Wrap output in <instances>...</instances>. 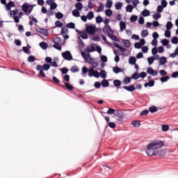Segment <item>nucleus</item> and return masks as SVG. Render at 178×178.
Instances as JSON below:
<instances>
[{"label":"nucleus","instance_id":"63","mask_svg":"<svg viewBox=\"0 0 178 178\" xmlns=\"http://www.w3.org/2000/svg\"><path fill=\"white\" fill-rule=\"evenodd\" d=\"M171 77H172V79H178V71L173 72Z\"/></svg>","mask_w":178,"mask_h":178},{"label":"nucleus","instance_id":"27","mask_svg":"<svg viewBox=\"0 0 178 178\" xmlns=\"http://www.w3.org/2000/svg\"><path fill=\"white\" fill-rule=\"evenodd\" d=\"M112 5H113V1H112V0H107L106 8L111 9V8H112Z\"/></svg>","mask_w":178,"mask_h":178},{"label":"nucleus","instance_id":"16","mask_svg":"<svg viewBox=\"0 0 178 178\" xmlns=\"http://www.w3.org/2000/svg\"><path fill=\"white\" fill-rule=\"evenodd\" d=\"M136 61H137V60L136 59V57H134V56H131L129 58V65H136Z\"/></svg>","mask_w":178,"mask_h":178},{"label":"nucleus","instance_id":"14","mask_svg":"<svg viewBox=\"0 0 178 178\" xmlns=\"http://www.w3.org/2000/svg\"><path fill=\"white\" fill-rule=\"evenodd\" d=\"M113 72L115 73V74H118V73H123V70H122V68L119 67H114L113 68Z\"/></svg>","mask_w":178,"mask_h":178},{"label":"nucleus","instance_id":"40","mask_svg":"<svg viewBox=\"0 0 178 178\" xmlns=\"http://www.w3.org/2000/svg\"><path fill=\"white\" fill-rule=\"evenodd\" d=\"M131 124L134 127H138L139 126H141L140 121H133Z\"/></svg>","mask_w":178,"mask_h":178},{"label":"nucleus","instance_id":"61","mask_svg":"<svg viewBox=\"0 0 178 178\" xmlns=\"http://www.w3.org/2000/svg\"><path fill=\"white\" fill-rule=\"evenodd\" d=\"M138 17L137 15H132L130 18L131 22H137Z\"/></svg>","mask_w":178,"mask_h":178},{"label":"nucleus","instance_id":"51","mask_svg":"<svg viewBox=\"0 0 178 178\" xmlns=\"http://www.w3.org/2000/svg\"><path fill=\"white\" fill-rule=\"evenodd\" d=\"M131 81V79L129 76H127L124 79V84H129Z\"/></svg>","mask_w":178,"mask_h":178},{"label":"nucleus","instance_id":"19","mask_svg":"<svg viewBox=\"0 0 178 178\" xmlns=\"http://www.w3.org/2000/svg\"><path fill=\"white\" fill-rule=\"evenodd\" d=\"M115 7L117 10H120V9H122V8H123V3L118 1L115 3Z\"/></svg>","mask_w":178,"mask_h":178},{"label":"nucleus","instance_id":"53","mask_svg":"<svg viewBox=\"0 0 178 178\" xmlns=\"http://www.w3.org/2000/svg\"><path fill=\"white\" fill-rule=\"evenodd\" d=\"M115 108H108V110L107 111V114L108 115H113V113L115 114Z\"/></svg>","mask_w":178,"mask_h":178},{"label":"nucleus","instance_id":"23","mask_svg":"<svg viewBox=\"0 0 178 178\" xmlns=\"http://www.w3.org/2000/svg\"><path fill=\"white\" fill-rule=\"evenodd\" d=\"M114 47H115V48H118V49H120V51H122V52H124L126 51V49H124V47H122V46H120V44L114 42L113 44Z\"/></svg>","mask_w":178,"mask_h":178},{"label":"nucleus","instance_id":"59","mask_svg":"<svg viewBox=\"0 0 178 178\" xmlns=\"http://www.w3.org/2000/svg\"><path fill=\"white\" fill-rule=\"evenodd\" d=\"M101 60H102V62H103L104 63H105L108 62V57H107L106 56L102 55V56H101Z\"/></svg>","mask_w":178,"mask_h":178},{"label":"nucleus","instance_id":"4","mask_svg":"<svg viewBox=\"0 0 178 178\" xmlns=\"http://www.w3.org/2000/svg\"><path fill=\"white\" fill-rule=\"evenodd\" d=\"M86 31L88 34H95V26H87L86 28Z\"/></svg>","mask_w":178,"mask_h":178},{"label":"nucleus","instance_id":"10","mask_svg":"<svg viewBox=\"0 0 178 178\" xmlns=\"http://www.w3.org/2000/svg\"><path fill=\"white\" fill-rule=\"evenodd\" d=\"M6 10H10L12 8H15V2L9 1L7 4H6Z\"/></svg>","mask_w":178,"mask_h":178},{"label":"nucleus","instance_id":"5","mask_svg":"<svg viewBox=\"0 0 178 178\" xmlns=\"http://www.w3.org/2000/svg\"><path fill=\"white\" fill-rule=\"evenodd\" d=\"M111 31H112V28H111V26L109 25L108 26H105L103 28V33H104V34H106L107 37L111 35Z\"/></svg>","mask_w":178,"mask_h":178},{"label":"nucleus","instance_id":"8","mask_svg":"<svg viewBox=\"0 0 178 178\" xmlns=\"http://www.w3.org/2000/svg\"><path fill=\"white\" fill-rule=\"evenodd\" d=\"M22 49L24 54H27V55H30L31 54V52H30V49H31V46L29 44H27V47H23Z\"/></svg>","mask_w":178,"mask_h":178},{"label":"nucleus","instance_id":"64","mask_svg":"<svg viewBox=\"0 0 178 178\" xmlns=\"http://www.w3.org/2000/svg\"><path fill=\"white\" fill-rule=\"evenodd\" d=\"M103 10H104V4H100V6L97 10V12L99 13V12H102Z\"/></svg>","mask_w":178,"mask_h":178},{"label":"nucleus","instance_id":"11","mask_svg":"<svg viewBox=\"0 0 178 178\" xmlns=\"http://www.w3.org/2000/svg\"><path fill=\"white\" fill-rule=\"evenodd\" d=\"M113 84L116 87L117 90H119L120 86H122V81H120V80L115 79L113 81Z\"/></svg>","mask_w":178,"mask_h":178},{"label":"nucleus","instance_id":"50","mask_svg":"<svg viewBox=\"0 0 178 178\" xmlns=\"http://www.w3.org/2000/svg\"><path fill=\"white\" fill-rule=\"evenodd\" d=\"M43 70L47 71L49 70V69L51 68V65L48 63L44 64L43 66Z\"/></svg>","mask_w":178,"mask_h":178},{"label":"nucleus","instance_id":"56","mask_svg":"<svg viewBox=\"0 0 178 178\" xmlns=\"http://www.w3.org/2000/svg\"><path fill=\"white\" fill-rule=\"evenodd\" d=\"M60 72H61V73H63V74H66L67 73V72H69V69H67V67H63L62 69H60Z\"/></svg>","mask_w":178,"mask_h":178},{"label":"nucleus","instance_id":"52","mask_svg":"<svg viewBox=\"0 0 178 178\" xmlns=\"http://www.w3.org/2000/svg\"><path fill=\"white\" fill-rule=\"evenodd\" d=\"M102 22H104V19H102V17L98 16L96 17V23L99 24L102 23Z\"/></svg>","mask_w":178,"mask_h":178},{"label":"nucleus","instance_id":"29","mask_svg":"<svg viewBox=\"0 0 178 178\" xmlns=\"http://www.w3.org/2000/svg\"><path fill=\"white\" fill-rule=\"evenodd\" d=\"M134 8V7L133 6H131V4H129L126 7V10H127V12H129V13H131V12H133Z\"/></svg>","mask_w":178,"mask_h":178},{"label":"nucleus","instance_id":"12","mask_svg":"<svg viewBox=\"0 0 178 178\" xmlns=\"http://www.w3.org/2000/svg\"><path fill=\"white\" fill-rule=\"evenodd\" d=\"M122 42L125 48H130L131 47V43H130V40H123Z\"/></svg>","mask_w":178,"mask_h":178},{"label":"nucleus","instance_id":"36","mask_svg":"<svg viewBox=\"0 0 178 178\" xmlns=\"http://www.w3.org/2000/svg\"><path fill=\"white\" fill-rule=\"evenodd\" d=\"M63 24L60 21H56L55 22V26L53 27V29H55L56 27H63Z\"/></svg>","mask_w":178,"mask_h":178},{"label":"nucleus","instance_id":"24","mask_svg":"<svg viewBox=\"0 0 178 178\" xmlns=\"http://www.w3.org/2000/svg\"><path fill=\"white\" fill-rule=\"evenodd\" d=\"M75 8L76 10H81L83 9V3L78 2L75 4Z\"/></svg>","mask_w":178,"mask_h":178},{"label":"nucleus","instance_id":"26","mask_svg":"<svg viewBox=\"0 0 178 178\" xmlns=\"http://www.w3.org/2000/svg\"><path fill=\"white\" fill-rule=\"evenodd\" d=\"M142 15L143 16H144V17H147L149 16V15H151V13L149 12V10L145 9L142 12Z\"/></svg>","mask_w":178,"mask_h":178},{"label":"nucleus","instance_id":"1","mask_svg":"<svg viewBox=\"0 0 178 178\" xmlns=\"http://www.w3.org/2000/svg\"><path fill=\"white\" fill-rule=\"evenodd\" d=\"M165 143L162 140H154L150 143L147 146L146 153L149 156H152L153 155H158L159 154V148H162Z\"/></svg>","mask_w":178,"mask_h":178},{"label":"nucleus","instance_id":"3","mask_svg":"<svg viewBox=\"0 0 178 178\" xmlns=\"http://www.w3.org/2000/svg\"><path fill=\"white\" fill-rule=\"evenodd\" d=\"M37 33H39L40 34H42V35H44V37H48L49 35V33L48 32V29H45L43 28H38L36 29Z\"/></svg>","mask_w":178,"mask_h":178},{"label":"nucleus","instance_id":"47","mask_svg":"<svg viewBox=\"0 0 178 178\" xmlns=\"http://www.w3.org/2000/svg\"><path fill=\"white\" fill-rule=\"evenodd\" d=\"M35 60V57L33 55H31L28 57V62L30 63H32V62H34Z\"/></svg>","mask_w":178,"mask_h":178},{"label":"nucleus","instance_id":"37","mask_svg":"<svg viewBox=\"0 0 178 178\" xmlns=\"http://www.w3.org/2000/svg\"><path fill=\"white\" fill-rule=\"evenodd\" d=\"M17 13H19V10L17 8H15L14 10L10 11V16H12V15H13V17H15L16 16V15H17Z\"/></svg>","mask_w":178,"mask_h":178},{"label":"nucleus","instance_id":"46","mask_svg":"<svg viewBox=\"0 0 178 178\" xmlns=\"http://www.w3.org/2000/svg\"><path fill=\"white\" fill-rule=\"evenodd\" d=\"M131 78L134 79V80H138V79H140V74L135 72L132 74Z\"/></svg>","mask_w":178,"mask_h":178},{"label":"nucleus","instance_id":"57","mask_svg":"<svg viewBox=\"0 0 178 178\" xmlns=\"http://www.w3.org/2000/svg\"><path fill=\"white\" fill-rule=\"evenodd\" d=\"M172 44H178V38L177 36L173 37L171 40Z\"/></svg>","mask_w":178,"mask_h":178},{"label":"nucleus","instance_id":"20","mask_svg":"<svg viewBox=\"0 0 178 178\" xmlns=\"http://www.w3.org/2000/svg\"><path fill=\"white\" fill-rule=\"evenodd\" d=\"M86 51L88 52H94L95 51V46L94 44H92L90 46H88L86 49Z\"/></svg>","mask_w":178,"mask_h":178},{"label":"nucleus","instance_id":"49","mask_svg":"<svg viewBox=\"0 0 178 178\" xmlns=\"http://www.w3.org/2000/svg\"><path fill=\"white\" fill-rule=\"evenodd\" d=\"M161 14L159 13H156L154 15H153V19L154 20H158L159 19H161Z\"/></svg>","mask_w":178,"mask_h":178},{"label":"nucleus","instance_id":"41","mask_svg":"<svg viewBox=\"0 0 178 178\" xmlns=\"http://www.w3.org/2000/svg\"><path fill=\"white\" fill-rule=\"evenodd\" d=\"M80 35L83 40H87L88 38V35H87L84 31L80 33Z\"/></svg>","mask_w":178,"mask_h":178},{"label":"nucleus","instance_id":"30","mask_svg":"<svg viewBox=\"0 0 178 178\" xmlns=\"http://www.w3.org/2000/svg\"><path fill=\"white\" fill-rule=\"evenodd\" d=\"M169 79H170V76H162L160 79V81H161V83H166V81H168Z\"/></svg>","mask_w":178,"mask_h":178},{"label":"nucleus","instance_id":"34","mask_svg":"<svg viewBox=\"0 0 178 178\" xmlns=\"http://www.w3.org/2000/svg\"><path fill=\"white\" fill-rule=\"evenodd\" d=\"M120 27L121 31H123V30H126V23H124V22H120Z\"/></svg>","mask_w":178,"mask_h":178},{"label":"nucleus","instance_id":"13","mask_svg":"<svg viewBox=\"0 0 178 178\" xmlns=\"http://www.w3.org/2000/svg\"><path fill=\"white\" fill-rule=\"evenodd\" d=\"M102 87L106 88V87H109V81L107 79H104L101 83Z\"/></svg>","mask_w":178,"mask_h":178},{"label":"nucleus","instance_id":"31","mask_svg":"<svg viewBox=\"0 0 178 178\" xmlns=\"http://www.w3.org/2000/svg\"><path fill=\"white\" fill-rule=\"evenodd\" d=\"M166 62H168V60H166V57L162 56L160 58V65H163L166 63Z\"/></svg>","mask_w":178,"mask_h":178},{"label":"nucleus","instance_id":"58","mask_svg":"<svg viewBox=\"0 0 178 178\" xmlns=\"http://www.w3.org/2000/svg\"><path fill=\"white\" fill-rule=\"evenodd\" d=\"M113 15V12L112 10L108 9V10H106V15L108 16V17H111V16H112Z\"/></svg>","mask_w":178,"mask_h":178},{"label":"nucleus","instance_id":"54","mask_svg":"<svg viewBox=\"0 0 178 178\" xmlns=\"http://www.w3.org/2000/svg\"><path fill=\"white\" fill-rule=\"evenodd\" d=\"M154 60H155V58L154 57H149L147 58V62L149 65H152L154 63Z\"/></svg>","mask_w":178,"mask_h":178},{"label":"nucleus","instance_id":"32","mask_svg":"<svg viewBox=\"0 0 178 178\" xmlns=\"http://www.w3.org/2000/svg\"><path fill=\"white\" fill-rule=\"evenodd\" d=\"M72 73H77V72H79V70H80L76 65H74L71 67L70 69Z\"/></svg>","mask_w":178,"mask_h":178},{"label":"nucleus","instance_id":"2","mask_svg":"<svg viewBox=\"0 0 178 178\" xmlns=\"http://www.w3.org/2000/svg\"><path fill=\"white\" fill-rule=\"evenodd\" d=\"M62 56L65 59V60H72L73 59V56H72V53L70 51H66L62 53Z\"/></svg>","mask_w":178,"mask_h":178},{"label":"nucleus","instance_id":"44","mask_svg":"<svg viewBox=\"0 0 178 178\" xmlns=\"http://www.w3.org/2000/svg\"><path fill=\"white\" fill-rule=\"evenodd\" d=\"M172 27H173V24L172 23V22H167L166 29L168 31L172 30Z\"/></svg>","mask_w":178,"mask_h":178},{"label":"nucleus","instance_id":"39","mask_svg":"<svg viewBox=\"0 0 178 178\" xmlns=\"http://www.w3.org/2000/svg\"><path fill=\"white\" fill-rule=\"evenodd\" d=\"M67 29H76V24L73 22H70L67 24Z\"/></svg>","mask_w":178,"mask_h":178},{"label":"nucleus","instance_id":"33","mask_svg":"<svg viewBox=\"0 0 178 178\" xmlns=\"http://www.w3.org/2000/svg\"><path fill=\"white\" fill-rule=\"evenodd\" d=\"M72 15L74 16V17H80V12L79 10H74L72 11Z\"/></svg>","mask_w":178,"mask_h":178},{"label":"nucleus","instance_id":"48","mask_svg":"<svg viewBox=\"0 0 178 178\" xmlns=\"http://www.w3.org/2000/svg\"><path fill=\"white\" fill-rule=\"evenodd\" d=\"M53 47L54 48H55V49H58V51L62 50V47H60V44L59 43H55V44H54Z\"/></svg>","mask_w":178,"mask_h":178},{"label":"nucleus","instance_id":"7","mask_svg":"<svg viewBox=\"0 0 178 178\" xmlns=\"http://www.w3.org/2000/svg\"><path fill=\"white\" fill-rule=\"evenodd\" d=\"M147 73H148V74H152V76H158V71L154 70L151 67L147 69Z\"/></svg>","mask_w":178,"mask_h":178},{"label":"nucleus","instance_id":"6","mask_svg":"<svg viewBox=\"0 0 178 178\" xmlns=\"http://www.w3.org/2000/svg\"><path fill=\"white\" fill-rule=\"evenodd\" d=\"M29 8L30 5H29V3H24L22 6V10H23V12H24L26 16H29V14H27V13L29 12Z\"/></svg>","mask_w":178,"mask_h":178},{"label":"nucleus","instance_id":"55","mask_svg":"<svg viewBox=\"0 0 178 178\" xmlns=\"http://www.w3.org/2000/svg\"><path fill=\"white\" fill-rule=\"evenodd\" d=\"M67 33H69V30L66 28H62L61 31H60V34H62L63 35V34H67Z\"/></svg>","mask_w":178,"mask_h":178},{"label":"nucleus","instance_id":"18","mask_svg":"<svg viewBox=\"0 0 178 178\" xmlns=\"http://www.w3.org/2000/svg\"><path fill=\"white\" fill-rule=\"evenodd\" d=\"M89 77H95L96 79H99L100 74L98 71H95L93 74H88Z\"/></svg>","mask_w":178,"mask_h":178},{"label":"nucleus","instance_id":"28","mask_svg":"<svg viewBox=\"0 0 178 178\" xmlns=\"http://www.w3.org/2000/svg\"><path fill=\"white\" fill-rule=\"evenodd\" d=\"M54 44H62V39L60 37H56L55 39H53Z\"/></svg>","mask_w":178,"mask_h":178},{"label":"nucleus","instance_id":"21","mask_svg":"<svg viewBox=\"0 0 178 178\" xmlns=\"http://www.w3.org/2000/svg\"><path fill=\"white\" fill-rule=\"evenodd\" d=\"M149 111L151 112V113H155V112H158V107L152 106L149 108Z\"/></svg>","mask_w":178,"mask_h":178},{"label":"nucleus","instance_id":"43","mask_svg":"<svg viewBox=\"0 0 178 178\" xmlns=\"http://www.w3.org/2000/svg\"><path fill=\"white\" fill-rule=\"evenodd\" d=\"M161 42L163 45V47H166V45H169V40L168 39H163L161 40Z\"/></svg>","mask_w":178,"mask_h":178},{"label":"nucleus","instance_id":"22","mask_svg":"<svg viewBox=\"0 0 178 178\" xmlns=\"http://www.w3.org/2000/svg\"><path fill=\"white\" fill-rule=\"evenodd\" d=\"M65 88H67V90H69L70 91H73V90L74 89V87H73V86L70 85V83H65Z\"/></svg>","mask_w":178,"mask_h":178},{"label":"nucleus","instance_id":"38","mask_svg":"<svg viewBox=\"0 0 178 178\" xmlns=\"http://www.w3.org/2000/svg\"><path fill=\"white\" fill-rule=\"evenodd\" d=\"M56 19H58V20H60V19H63V13L60 12L56 13Z\"/></svg>","mask_w":178,"mask_h":178},{"label":"nucleus","instance_id":"17","mask_svg":"<svg viewBox=\"0 0 178 178\" xmlns=\"http://www.w3.org/2000/svg\"><path fill=\"white\" fill-rule=\"evenodd\" d=\"M108 37L109 38H111V40H112L113 41H115V42H120L119 38L116 35H114L111 34V35H108Z\"/></svg>","mask_w":178,"mask_h":178},{"label":"nucleus","instance_id":"35","mask_svg":"<svg viewBox=\"0 0 178 178\" xmlns=\"http://www.w3.org/2000/svg\"><path fill=\"white\" fill-rule=\"evenodd\" d=\"M99 74H100V77H102V79L106 78V72H105L104 70H102Z\"/></svg>","mask_w":178,"mask_h":178},{"label":"nucleus","instance_id":"45","mask_svg":"<svg viewBox=\"0 0 178 178\" xmlns=\"http://www.w3.org/2000/svg\"><path fill=\"white\" fill-rule=\"evenodd\" d=\"M81 56L83 57V59H88V58H90V54H87L84 51H81Z\"/></svg>","mask_w":178,"mask_h":178},{"label":"nucleus","instance_id":"15","mask_svg":"<svg viewBox=\"0 0 178 178\" xmlns=\"http://www.w3.org/2000/svg\"><path fill=\"white\" fill-rule=\"evenodd\" d=\"M115 116L118 117L117 120L120 121L123 119V113H122V112H117L115 113H114Z\"/></svg>","mask_w":178,"mask_h":178},{"label":"nucleus","instance_id":"25","mask_svg":"<svg viewBox=\"0 0 178 178\" xmlns=\"http://www.w3.org/2000/svg\"><path fill=\"white\" fill-rule=\"evenodd\" d=\"M40 47L42 48V49H47V48H48V43L42 42L40 43Z\"/></svg>","mask_w":178,"mask_h":178},{"label":"nucleus","instance_id":"42","mask_svg":"<svg viewBox=\"0 0 178 178\" xmlns=\"http://www.w3.org/2000/svg\"><path fill=\"white\" fill-rule=\"evenodd\" d=\"M87 17L88 20H92V19H94V13L90 11L88 13Z\"/></svg>","mask_w":178,"mask_h":178},{"label":"nucleus","instance_id":"9","mask_svg":"<svg viewBox=\"0 0 178 178\" xmlns=\"http://www.w3.org/2000/svg\"><path fill=\"white\" fill-rule=\"evenodd\" d=\"M122 88L124 90H126L127 91H129V92H133L136 90V87L134 86L131 85V86H123Z\"/></svg>","mask_w":178,"mask_h":178},{"label":"nucleus","instance_id":"62","mask_svg":"<svg viewBox=\"0 0 178 178\" xmlns=\"http://www.w3.org/2000/svg\"><path fill=\"white\" fill-rule=\"evenodd\" d=\"M162 130H163V131H168V130H169V125L163 124L162 126Z\"/></svg>","mask_w":178,"mask_h":178},{"label":"nucleus","instance_id":"60","mask_svg":"<svg viewBox=\"0 0 178 178\" xmlns=\"http://www.w3.org/2000/svg\"><path fill=\"white\" fill-rule=\"evenodd\" d=\"M58 8V4L54 2L51 6H50V9L51 10H54V9H56Z\"/></svg>","mask_w":178,"mask_h":178}]
</instances>
